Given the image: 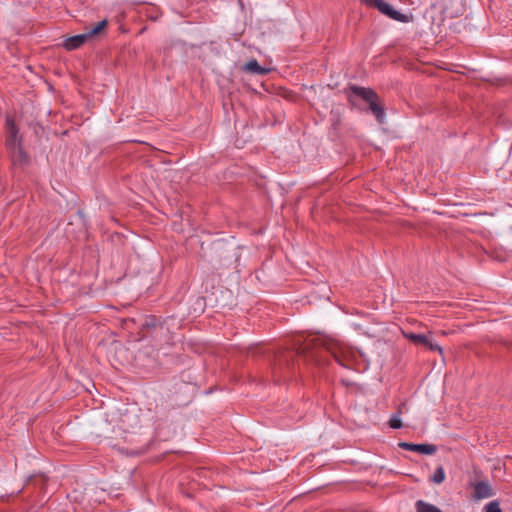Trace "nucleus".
I'll use <instances>...</instances> for the list:
<instances>
[{"mask_svg":"<svg viewBox=\"0 0 512 512\" xmlns=\"http://www.w3.org/2000/svg\"><path fill=\"white\" fill-rule=\"evenodd\" d=\"M326 349L332 354L337 363L342 367L360 371L366 369L368 361L364 354L355 351L352 347L341 341L326 343Z\"/></svg>","mask_w":512,"mask_h":512,"instance_id":"f257e3e1","label":"nucleus"},{"mask_svg":"<svg viewBox=\"0 0 512 512\" xmlns=\"http://www.w3.org/2000/svg\"><path fill=\"white\" fill-rule=\"evenodd\" d=\"M351 92L353 95L362 98L369 104L371 112L375 115L379 123H383L385 119V113L383 106L379 102V97L376 92L370 88L352 86Z\"/></svg>","mask_w":512,"mask_h":512,"instance_id":"f03ea898","label":"nucleus"},{"mask_svg":"<svg viewBox=\"0 0 512 512\" xmlns=\"http://www.w3.org/2000/svg\"><path fill=\"white\" fill-rule=\"evenodd\" d=\"M364 2L369 5L376 7L381 13L385 14L389 18L399 21V22H408V16L393 9V7L383 0H364Z\"/></svg>","mask_w":512,"mask_h":512,"instance_id":"7ed1b4c3","label":"nucleus"},{"mask_svg":"<svg viewBox=\"0 0 512 512\" xmlns=\"http://www.w3.org/2000/svg\"><path fill=\"white\" fill-rule=\"evenodd\" d=\"M430 335L431 332H429V335H425L403 331V336L412 343L416 345H423L431 351H438L440 354H442L443 349L437 343L433 342Z\"/></svg>","mask_w":512,"mask_h":512,"instance_id":"20e7f679","label":"nucleus"},{"mask_svg":"<svg viewBox=\"0 0 512 512\" xmlns=\"http://www.w3.org/2000/svg\"><path fill=\"white\" fill-rule=\"evenodd\" d=\"M22 144V137L12 118H6V145L13 147Z\"/></svg>","mask_w":512,"mask_h":512,"instance_id":"39448f33","label":"nucleus"},{"mask_svg":"<svg viewBox=\"0 0 512 512\" xmlns=\"http://www.w3.org/2000/svg\"><path fill=\"white\" fill-rule=\"evenodd\" d=\"M474 493L472 495L475 500L490 498L494 495L493 488L488 481H478L473 484Z\"/></svg>","mask_w":512,"mask_h":512,"instance_id":"423d86ee","label":"nucleus"},{"mask_svg":"<svg viewBox=\"0 0 512 512\" xmlns=\"http://www.w3.org/2000/svg\"><path fill=\"white\" fill-rule=\"evenodd\" d=\"M399 447L404 450L414 451L425 455H432L437 451V447L433 444H414L408 442H401L399 443Z\"/></svg>","mask_w":512,"mask_h":512,"instance_id":"0eeeda50","label":"nucleus"},{"mask_svg":"<svg viewBox=\"0 0 512 512\" xmlns=\"http://www.w3.org/2000/svg\"><path fill=\"white\" fill-rule=\"evenodd\" d=\"M14 164L22 165L28 162L27 153L21 145L13 146L8 148Z\"/></svg>","mask_w":512,"mask_h":512,"instance_id":"6e6552de","label":"nucleus"},{"mask_svg":"<svg viewBox=\"0 0 512 512\" xmlns=\"http://www.w3.org/2000/svg\"><path fill=\"white\" fill-rule=\"evenodd\" d=\"M89 39L86 33L78 34L72 37L67 38L63 46L66 50L71 51L79 48L81 45L85 43V41Z\"/></svg>","mask_w":512,"mask_h":512,"instance_id":"1a4fd4ad","label":"nucleus"},{"mask_svg":"<svg viewBox=\"0 0 512 512\" xmlns=\"http://www.w3.org/2000/svg\"><path fill=\"white\" fill-rule=\"evenodd\" d=\"M244 70L253 74L265 75L268 73V69H265L259 65L256 60H251L245 64Z\"/></svg>","mask_w":512,"mask_h":512,"instance_id":"9d476101","label":"nucleus"},{"mask_svg":"<svg viewBox=\"0 0 512 512\" xmlns=\"http://www.w3.org/2000/svg\"><path fill=\"white\" fill-rule=\"evenodd\" d=\"M417 512H442L437 506L418 500L415 504Z\"/></svg>","mask_w":512,"mask_h":512,"instance_id":"9b49d317","label":"nucleus"},{"mask_svg":"<svg viewBox=\"0 0 512 512\" xmlns=\"http://www.w3.org/2000/svg\"><path fill=\"white\" fill-rule=\"evenodd\" d=\"M400 414H401V408H399L398 412L393 414L391 416V418L389 419V426L392 429H399L402 427V421L400 418Z\"/></svg>","mask_w":512,"mask_h":512,"instance_id":"f8f14e48","label":"nucleus"},{"mask_svg":"<svg viewBox=\"0 0 512 512\" xmlns=\"http://www.w3.org/2000/svg\"><path fill=\"white\" fill-rule=\"evenodd\" d=\"M445 480V472L443 467H438L431 478V481L435 484H441Z\"/></svg>","mask_w":512,"mask_h":512,"instance_id":"ddd939ff","label":"nucleus"},{"mask_svg":"<svg viewBox=\"0 0 512 512\" xmlns=\"http://www.w3.org/2000/svg\"><path fill=\"white\" fill-rule=\"evenodd\" d=\"M106 25H107V21L102 20L96 26H94L88 32H86V35L88 36V38H91L92 36L98 34L100 31H102L106 27Z\"/></svg>","mask_w":512,"mask_h":512,"instance_id":"4468645a","label":"nucleus"},{"mask_svg":"<svg viewBox=\"0 0 512 512\" xmlns=\"http://www.w3.org/2000/svg\"><path fill=\"white\" fill-rule=\"evenodd\" d=\"M106 25H107V21L102 20L96 26H94L88 32H86V35L88 36V38H91L92 36L98 34L100 31H102L106 27Z\"/></svg>","mask_w":512,"mask_h":512,"instance_id":"2eb2a0df","label":"nucleus"},{"mask_svg":"<svg viewBox=\"0 0 512 512\" xmlns=\"http://www.w3.org/2000/svg\"><path fill=\"white\" fill-rule=\"evenodd\" d=\"M484 512H502L497 501H491L484 507Z\"/></svg>","mask_w":512,"mask_h":512,"instance_id":"dca6fc26","label":"nucleus"},{"mask_svg":"<svg viewBox=\"0 0 512 512\" xmlns=\"http://www.w3.org/2000/svg\"><path fill=\"white\" fill-rule=\"evenodd\" d=\"M305 349L306 348L301 349L300 353H303V354L306 353Z\"/></svg>","mask_w":512,"mask_h":512,"instance_id":"f3484780","label":"nucleus"}]
</instances>
